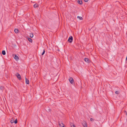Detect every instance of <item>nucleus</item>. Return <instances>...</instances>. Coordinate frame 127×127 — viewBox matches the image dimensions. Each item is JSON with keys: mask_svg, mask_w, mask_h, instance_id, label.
<instances>
[{"mask_svg": "<svg viewBox=\"0 0 127 127\" xmlns=\"http://www.w3.org/2000/svg\"><path fill=\"white\" fill-rule=\"evenodd\" d=\"M58 123L60 127H65V125L62 122L59 121Z\"/></svg>", "mask_w": 127, "mask_h": 127, "instance_id": "nucleus-1", "label": "nucleus"}, {"mask_svg": "<svg viewBox=\"0 0 127 127\" xmlns=\"http://www.w3.org/2000/svg\"><path fill=\"white\" fill-rule=\"evenodd\" d=\"M73 40V37H72V36H71L69 37L68 40V42L70 43H71L72 42Z\"/></svg>", "mask_w": 127, "mask_h": 127, "instance_id": "nucleus-2", "label": "nucleus"}, {"mask_svg": "<svg viewBox=\"0 0 127 127\" xmlns=\"http://www.w3.org/2000/svg\"><path fill=\"white\" fill-rule=\"evenodd\" d=\"M16 76L18 78L19 80H21L22 79L21 76L18 73H17L16 74Z\"/></svg>", "mask_w": 127, "mask_h": 127, "instance_id": "nucleus-3", "label": "nucleus"}, {"mask_svg": "<svg viewBox=\"0 0 127 127\" xmlns=\"http://www.w3.org/2000/svg\"><path fill=\"white\" fill-rule=\"evenodd\" d=\"M13 56L16 60L17 61L19 60V57L16 54H13Z\"/></svg>", "mask_w": 127, "mask_h": 127, "instance_id": "nucleus-4", "label": "nucleus"}, {"mask_svg": "<svg viewBox=\"0 0 127 127\" xmlns=\"http://www.w3.org/2000/svg\"><path fill=\"white\" fill-rule=\"evenodd\" d=\"M69 81L70 82L71 84H73L74 80L73 79L72 77H70L69 79Z\"/></svg>", "mask_w": 127, "mask_h": 127, "instance_id": "nucleus-5", "label": "nucleus"}, {"mask_svg": "<svg viewBox=\"0 0 127 127\" xmlns=\"http://www.w3.org/2000/svg\"><path fill=\"white\" fill-rule=\"evenodd\" d=\"M77 2L79 4L81 5L82 4V0H77Z\"/></svg>", "mask_w": 127, "mask_h": 127, "instance_id": "nucleus-6", "label": "nucleus"}, {"mask_svg": "<svg viewBox=\"0 0 127 127\" xmlns=\"http://www.w3.org/2000/svg\"><path fill=\"white\" fill-rule=\"evenodd\" d=\"M25 79L26 80V84H29L30 83L29 81L26 77H25Z\"/></svg>", "mask_w": 127, "mask_h": 127, "instance_id": "nucleus-7", "label": "nucleus"}, {"mask_svg": "<svg viewBox=\"0 0 127 127\" xmlns=\"http://www.w3.org/2000/svg\"><path fill=\"white\" fill-rule=\"evenodd\" d=\"M83 126L84 127H87V125L86 122H84L82 123Z\"/></svg>", "mask_w": 127, "mask_h": 127, "instance_id": "nucleus-8", "label": "nucleus"}, {"mask_svg": "<svg viewBox=\"0 0 127 127\" xmlns=\"http://www.w3.org/2000/svg\"><path fill=\"white\" fill-rule=\"evenodd\" d=\"M85 61L86 62L89 63V60L87 58H85Z\"/></svg>", "mask_w": 127, "mask_h": 127, "instance_id": "nucleus-9", "label": "nucleus"}, {"mask_svg": "<svg viewBox=\"0 0 127 127\" xmlns=\"http://www.w3.org/2000/svg\"><path fill=\"white\" fill-rule=\"evenodd\" d=\"M14 31L15 33H18L19 30L17 29H15L14 30Z\"/></svg>", "mask_w": 127, "mask_h": 127, "instance_id": "nucleus-10", "label": "nucleus"}, {"mask_svg": "<svg viewBox=\"0 0 127 127\" xmlns=\"http://www.w3.org/2000/svg\"><path fill=\"white\" fill-rule=\"evenodd\" d=\"M28 40L31 42H32V39L30 38H28Z\"/></svg>", "mask_w": 127, "mask_h": 127, "instance_id": "nucleus-11", "label": "nucleus"}, {"mask_svg": "<svg viewBox=\"0 0 127 127\" xmlns=\"http://www.w3.org/2000/svg\"><path fill=\"white\" fill-rule=\"evenodd\" d=\"M38 6V4H35L33 5V7L35 8H37Z\"/></svg>", "mask_w": 127, "mask_h": 127, "instance_id": "nucleus-12", "label": "nucleus"}, {"mask_svg": "<svg viewBox=\"0 0 127 127\" xmlns=\"http://www.w3.org/2000/svg\"><path fill=\"white\" fill-rule=\"evenodd\" d=\"M4 87L3 86H1L0 87V89L2 91L4 90Z\"/></svg>", "mask_w": 127, "mask_h": 127, "instance_id": "nucleus-13", "label": "nucleus"}, {"mask_svg": "<svg viewBox=\"0 0 127 127\" xmlns=\"http://www.w3.org/2000/svg\"><path fill=\"white\" fill-rule=\"evenodd\" d=\"M2 55H4L6 54L5 51V50H3L2 51Z\"/></svg>", "mask_w": 127, "mask_h": 127, "instance_id": "nucleus-14", "label": "nucleus"}, {"mask_svg": "<svg viewBox=\"0 0 127 127\" xmlns=\"http://www.w3.org/2000/svg\"><path fill=\"white\" fill-rule=\"evenodd\" d=\"M11 120H10V122L11 123H14V120L12 118L11 119Z\"/></svg>", "mask_w": 127, "mask_h": 127, "instance_id": "nucleus-15", "label": "nucleus"}, {"mask_svg": "<svg viewBox=\"0 0 127 127\" xmlns=\"http://www.w3.org/2000/svg\"><path fill=\"white\" fill-rule=\"evenodd\" d=\"M77 18H79L80 20H82L83 19V18L82 17L80 16H78L77 17Z\"/></svg>", "mask_w": 127, "mask_h": 127, "instance_id": "nucleus-16", "label": "nucleus"}, {"mask_svg": "<svg viewBox=\"0 0 127 127\" xmlns=\"http://www.w3.org/2000/svg\"><path fill=\"white\" fill-rule=\"evenodd\" d=\"M33 36V33H30V37L31 38H32Z\"/></svg>", "mask_w": 127, "mask_h": 127, "instance_id": "nucleus-17", "label": "nucleus"}, {"mask_svg": "<svg viewBox=\"0 0 127 127\" xmlns=\"http://www.w3.org/2000/svg\"><path fill=\"white\" fill-rule=\"evenodd\" d=\"M14 123L15 124H16L17 123V119H16L15 121H14Z\"/></svg>", "mask_w": 127, "mask_h": 127, "instance_id": "nucleus-18", "label": "nucleus"}, {"mask_svg": "<svg viewBox=\"0 0 127 127\" xmlns=\"http://www.w3.org/2000/svg\"><path fill=\"white\" fill-rule=\"evenodd\" d=\"M45 52V50L44 49L43 50V52L42 53V54H41V55H44V54Z\"/></svg>", "mask_w": 127, "mask_h": 127, "instance_id": "nucleus-19", "label": "nucleus"}, {"mask_svg": "<svg viewBox=\"0 0 127 127\" xmlns=\"http://www.w3.org/2000/svg\"><path fill=\"white\" fill-rule=\"evenodd\" d=\"M70 125L71 127H72V126L74 125V124L73 123H72L71 122L70 123Z\"/></svg>", "mask_w": 127, "mask_h": 127, "instance_id": "nucleus-20", "label": "nucleus"}, {"mask_svg": "<svg viewBox=\"0 0 127 127\" xmlns=\"http://www.w3.org/2000/svg\"><path fill=\"white\" fill-rule=\"evenodd\" d=\"M115 94H118L119 93V92L118 91H116L115 92Z\"/></svg>", "mask_w": 127, "mask_h": 127, "instance_id": "nucleus-21", "label": "nucleus"}, {"mask_svg": "<svg viewBox=\"0 0 127 127\" xmlns=\"http://www.w3.org/2000/svg\"><path fill=\"white\" fill-rule=\"evenodd\" d=\"M90 120L91 121H94V119L92 118H91L90 119Z\"/></svg>", "mask_w": 127, "mask_h": 127, "instance_id": "nucleus-22", "label": "nucleus"}, {"mask_svg": "<svg viewBox=\"0 0 127 127\" xmlns=\"http://www.w3.org/2000/svg\"><path fill=\"white\" fill-rule=\"evenodd\" d=\"M84 1L85 2H87L88 1V0H84Z\"/></svg>", "mask_w": 127, "mask_h": 127, "instance_id": "nucleus-23", "label": "nucleus"}, {"mask_svg": "<svg viewBox=\"0 0 127 127\" xmlns=\"http://www.w3.org/2000/svg\"><path fill=\"white\" fill-rule=\"evenodd\" d=\"M49 111L50 112L51 111V109H48V111Z\"/></svg>", "mask_w": 127, "mask_h": 127, "instance_id": "nucleus-24", "label": "nucleus"}, {"mask_svg": "<svg viewBox=\"0 0 127 127\" xmlns=\"http://www.w3.org/2000/svg\"><path fill=\"white\" fill-rule=\"evenodd\" d=\"M126 115H127V112H126Z\"/></svg>", "mask_w": 127, "mask_h": 127, "instance_id": "nucleus-25", "label": "nucleus"}, {"mask_svg": "<svg viewBox=\"0 0 127 127\" xmlns=\"http://www.w3.org/2000/svg\"><path fill=\"white\" fill-rule=\"evenodd\" d=\"M125 112L126 113V112H126V111H125Z\"/></svg>", "mask_w": 127, "mask_h": 127, "instance_id": "nucleus-26", "label": "nucleus"}]
</instances>
